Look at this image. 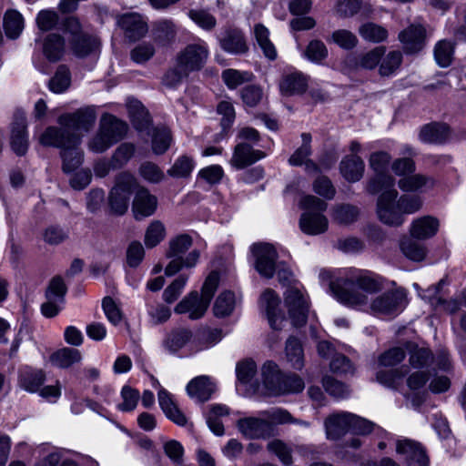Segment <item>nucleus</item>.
I'll return each instance as SVG.
<instances>
[{
    "label": "nucleus",
    "instance_id": "1",
    "mask_svg": "<svg viewBox=\"0 0 466 466\" xmlns=\"http://www.w3.org/2000/svg\"><path fill=\"white\" fill-rule=\"evenodd\" d=\"M383 287V279L369 270H354L350 276L329 284L336 299L353 309L366 307L370 302L369 296L380 292Z\"/></svg>",
    "mask_w": 466,
    "mask_h": 466
},
{
    "label": "nucleus",
    "instance_id": "2",
    "mask_svg": "<svg viewBox=\"0 0 466 466\" xmlns=\"http://www.w3.org/2000/svg\"><path fill=\"white\" fill-rule=\"evenodd\" d=\"M39 142L45 147L60 148L65 172H72L82 164L83 152L78 136L63 133L57 127H48L40 136Z\"/></svg>",
    "mask_w": 466,
    "mask_h": 466
},
{
    "label": "nucleus",
    "instance_id": "3",
    "mask_svg": "<svg viewBox=\"0 0 466 466\" xmlns=\"http://www.w3.org/2000/svg\"><path fill=\"white\" fill-rule=\"evenodd\" d=\"M299 206L305 210L299 218V228L303 233L316 236L328 230L329 220L322 214L328 208V204L324 200L312 195H307L300 199Z\"/></svg>",
    "mask_w": 466,
    "mask_h": 466
},
{
    "label": "nucleus",
    "instance_id": "4",
    "mask_svg": "<svg viewBox=\"0 0 466 466\" xmlns=\"http://www.w3.org/2000/svg\"><path fill=\"white\" fill-rule=\"evenodd\" d=\"M97 114L94 106L80 107L72 113H65L58 116V129L68 135H76L80 141L85 133H88L95 126Z\"/></svg>",
    "mask_w": 466,
    "mask_h": 466
},
{
    "label": "nucleus",
    "instance_id": "5",
    "mask_svg": "<svg viewBox=\"0 0 466 466\" xmlns=\"http://www.w3.org/2000/svg\"><path fill=\"white\" fill-rule=\"evenodd\" d=\"M137 187V179L128 171L116 176L115 186L109 193V206L116 215H123L128 208L132 192Z\"/></svg>",
    "mask_w": 466,
    "mask_h": 466
},
{
    "label": "nucleus",
    "instance_id": "6",
    "mask_svg": "<svg viewBox=\"0 0 466 466\" xmlns=\"http://www.w3.org/2000/svg\"><path fill=\"white\" fill-rule=\"evenodd\" d=\"M209 51L205 42L187 45L176 57L177 64L188 73L201 70L208 58Z\"/></svg>",
    "mask_w": 466,
    "mask_h": 466
},
{
    "label": "nucleus",
    "instance_id": "7",
    "mask_svg": "<svg viewBox=\"0 0 466 466\" xmlns=\"http://www.w3.org/2000/svg\"><path fill=\"white\" fill-rule=\"evenodd\" d=\"M397 197L396 189H388L378 198L377 213L380 220L386 225L398 227L403 223L402 213L395 208Z\"/></svg>",
    "mask_w": 466,
    "mask_h": 466
},
{
    "label": "nucleus",
    "instance_id": "8",
    "mask_svg": "<svg viewBox=\"0 0 466 466\" xmlns=\"http://www.w3.org/2000/svg\"><path fill=\"white\" fill-rule=\"evenodd\" d=\"M251 251L256 258L255 268L260 276L271 279L276 271L278 253L272 245L267 243L254 244Z\"/></svg>",
    "mask_w": 466,
    "mask_h": 466
},
{
    "label": "nucleus",
    "instance_id": "9",
    "mask_svg": "<svg viewBox=\"0 0 466 466\" xmlns=\"http://www.w3.org/2000/svg\"><path fill=\"white\" fill-rule=\"evenodd\" d=\"M285 303L289 309L293 325L296 327L305 325L308 318L309 303L304 295L298 289H289L285 293Z\"/></svg>",
    "mask_w": 466,
    "mask_h": 466
},
{
    "label": "nucleus",
    "instance_id": "10",
    "mask_svg": "<svg viewBox=\"0 0 466 466\" xmlns=\"http://www.w3.org/2000/svg\"><path fill=\"white\" fill-rule=\"evenodd\" d=\"M239 431L248 439H267L274 435V427L267 419L248 417L238 420Z\"/></svg>",
    "mask_w": 466,
    "mask_h": 466
},
{
    "label": "nucleus",
    "instance_id": "11",
    "mask_svg": "<svg viewBox=\"0 0 466 466\" xmlns=\"http://www.w3.org/2000/svg\"><path fill=\"white\" fill-rule=\"evenodd\" d=\"M404 295L398 290L384 292L370 301V308L375 314L394 315L401 310Z\"/></svg>",
    "mask_w": 466,
    "mask_h": 466
},
{
    "label": "nucleus",
    "instance_id": "12",
    "mask_svg": "<svg viewBox=\"0 0 466 466\" xmlns=\"http://www.w3.org/2000/svg\"><path fill=\"white\" fill-rule=\"evenodd\" d=\"M117 25L125 32L126 36L136 41L147 33V25L143 17L137 13H128L117 16Z\"/></svg>",
    "mask_w": 466,
    "mask_h": 466
},
{
    "label": "nucleus",
    "instance_id": "13",
    "mask_svg": "<svg viewBox=\"0 0 466 466\" xmlns=\"http://www.w3.org/2000/svg\"><path fill=\"white\" fill-rule=\"evenodd\" d=\"M426 30L420 25H411L402 30L399 39L403 45V49L408 54L420 51L425 46Z\"/></svg>",
    "mask_w": 466,
    "mask_h": 466
},
{
    "label": "nucleus",
    "instance_id": "14",
    "mask_svg": "<svg viewBox=\"0 0 466 466\" xmlns=\"http://www.w3.org/2000/svg\"><path fill=\"white\" fill-rule=\"evenodd\" d=\"M396 451L405 456L408 466H428L429 460L425 451L416 441L408 439L398 441Z\"/></svg>",
    "mask_w": 466,
    "mask_h": 466
},
{
    "label": "nucleus",
    "instance_id": "15",
    "mask_svg": "<svg viewBox=\"0 0 466 466\" xmlns=\"http://www.w3.org/2000/svg\"><path fill=\"white\" fill-rule=\"evenodd\" d=\"M187 395L200 403L208 401L216 390V385L208 376L201 375L192 379L187 385Z\"/></svg>",
    "mask_w": 466,
    "mask_h": 466
},
{
    "label": "nucleus",
    "instance_id": "16",
    "mask_svg": "<svg viewBox=\"0 0 466 466\" xmlns=\"http://www.w3.org/2000/svg\"><path fill=\"white\" fill-rule=\"evenodd\" d=\"M11 147L18 156H24L27 151L26 119L23 112H18L15 116L12 126Z\"/></svg>",
    "mask_w": 466,
    "mask_h": 466
},
{
    "label": "nucleus",
    "instance_id": "17",
    "mask_svg": "<svg viewBox=\"0 0 466 466\" xmlns=\"http://www.w3.org/2000/svg\"><path fill=\"white\" fill-rule=\"evenodd\" d=\"M350 412H338L329 415L325 420L326 433L329 439L337 440L351 431Z\"/></svg>",
    "mask_w": 466,
    "mask_h": 466
},
{
    "label": "nucleus",
    "instance_id": "18",
    "mask_svg": "<svg viewBox=\"0 0 466 466\" xmlns=\"http://www.w3.org/2000/svg\"><path fill=\"white\" fill-rule=\"evenodd\" d=\"M208 306L209 305L198 296L197 291H192L176 306L175 312L178 314L188 313L190 319H198L204 316Z\"/></svg>",
    "mask_w": 466,
    "mask_h": 466
},
{
    "label": "nucleus",
    "instance_id": "19",
    "mask_svg": "<svg viewBox=\"0 0 466 466\" xmlns=\"http://www.w3.org/2000/svg\"><path fill=\"white\" fill-rule=\"evenodd\" d=\"M221 48L233 55L245 54L248 50L243 33L237 28H228L219 38Z\"/></svg>",
    "mask_w": 466,
    "mask_h": 466
},
{
    "label": "nucleus",
    "instance_id": "20",
    "mask_svg": "<svg viewBox=\"0 0 466 466\" xmlns=\"http://www.w3.org/2000/svg\"><path fill=\"white\" fill-rule=\"evenodd\" d=\"M261 303L266 308L268 322L273 329H281L282 323L285 321L279 306V298L272 289H267L261 296Z\"/></svg>",
    "mask_w": 466,
    "mask_h": 466
},
{
    "label": "nucleus",
    "instance_id": "21",
    "mask_svg": "<svg viewBox=\"0 0 466 466\" xmlns=\"http://www.w3.org/2000/svg\"><path fill=\"white\" fill-rule=\"evenodd\" d=\"M264 156L262 151L253 149L248 144L240 143L236 146L230 162L236 168L242 169L263 158Z\"/></svg>",
    "mask_w": 466,
    "mask_h": 466
},
{
    "label": "nucleus",
    "instance_id": "22",
    "mask_svg": "<svg viewBox=\"0 0 466 466\" xmlns=\"http://www.w3.org/2000/svg\"><path fill=\"white\" fill-rule=\"evenodd\" d=\"M263 384L269 394L279 395L283 375L278 365L272 360L266 361L261 368Z\"/></svg>",
    "mask_w": 466,
    "mask_h": 466
},
{
    "label": "nucleus",
    "instance_id": "23",
    "mask_svg": "<svg viewBox=\"0 0 466 466\" xmlns=\"http://www.w3.org/2000/svg\"><path fill=\"white\" fill-rule=\"evenodd\" d=\"M177 26L170 19H160L156 21L152 26V36L154 42L160 46H167L175 41Z\"/></svg>",
    "mask_w": 466,
    "mask_h": 466
},
{
    "label": "nucleus",
    "instance_id": "24",
    "mask_svg": "<svg viewBox=\"0 0 466 466\" xmlns=\"http://www.w3.org/2000/svg\"><path fill=\"white\" fill-rule=\"evenodd\" d=\"M99 129L115 144L124 137L127 125L112 115L105 114L100 119Z\"/></svg>",
    "mask_w": 466,
    "mask_h": 466
},
{
    "label": "nucleus",
    "instance_id": "25",
    "mask_svg": "<svg viewBox=\"0 0 466 466\" xmlns=\"http://www.w3.org/2000/svg\"><path fill=\"white\" fill-rule=\"evenodd\" d=\"M157 206V198L149 193L145 187L137 189L134 201H133V211L137 218L151 216Z\"/></svg>",
    "mask_w": 466,
    "mask_h": 466
},
{
    "label": "nucleus",
    "instance_id": "26",
    "mask_svg": "<svg viewBox=\"0 0 466 466\" xmlns=\"http://www.w3.org/2000/svg\"><path fill=\"white\" fill-rule=\"evenodd\" d=\"M451 136L449 127L444 123H431L423 126L420 132V138L425 143L442 144Z\"/></svg>",
    "mask_w": 466,
    "mask_h": 466
},
{
    "label": "nucleus",
    "instance_id": "27",
    "mask_svg": "<svg viewBox=\"0 0 466 466\" xmlns=\"http://www.w3.org/2000/svg\"><path fill=\"white\" fill-rule=\"evenodd\" d=\"M405 348L410 354L409 363L411 368L427 370L433 363L434 357L429 349L420 348L412 342H407Z\"/></svg>",
    "mask_w": 466,
    "mask_h": 466
},
{
    "label": "nucleus",
    "instance_id": "28",
    "mask_svg": "<svg viewBox=\"0 0 466 466\" xmlns=\"http://www.w3.org/2000/svg\"><path fill=\"white\" fill-rule=\"evenodd\" d=\"M46 380V374L41 370L25 367L19 371V386L28 392H37Z\"/></svg>",
    "mask_w": 466,
    "mask_h": 466
},
{
    "label": "nucleus",
    "instance_id": "29",
    "mask_svg": "<svg viewBox=\"0 0 466 466\" xmlns=\"http://www.w3.org/2000/svg\"><path fill=\"white\" fill-rule=\"evenodd\" d=\"M438 229V219L431 216H425L412 222L410 235L417 239H426L433 237Z\"/></svg>",
    "mask_w": 466,
    "mask_h": 466
},
{
    "label": "nucleus",
    "instance_id": "30",
    "mask_svg": "<svg viewBox=\"0 0 466 466\" xmlns=\"http://www.w3.org/2000/svg\"><path fill=\"white\" fill-rule=\"evenodd\" d=\"M435 179L423 174H410L398 181L399 187L404 192L421 191L422 188H432Z\"/></svg>",
    "mask_w": 466,
    "mask_h": 466
},
{
    "label": "nucleus",
    "instance_id": "31",
    "mask_svg": "<svg viewBox=\"0 0 466 466\" xmlns=\"http://www.w3.org/2000/svg\"><path fill=\"white\" fill-rule=\"evenodd\" d=\"M308 88V79L301 73H292L283 76L279 89L284 96H293L304 93Z\"/></svg>",
    "mask_w": 466,
    "mask_h": 466
},
{
    "label": "nucleus",
    "instance_id": "32",
    "mask_svg": "<svg viewBox=\"0 0 466 466\" xmlns=\"http://www.w3.org/2000/svg\"><path fill=\"white\" fill-rule=\"evenodd\" d=\"M340 172L350 182H357L364 173L365 165L361 157L357 155L346 157L340 162Z\"/></svg>",
    "mask_w": 466,
    "mask_h": 466
},
{
    "label": "nucleus",
    "instance_id": "33",
    "mask_svg": "<svg viewBox=\"0 0 466 466\" xmlns=\"http://www.w3.org/2000/svg\"><path fill=\"white\" fill-rule=\"evenodd\" d=\"M385 52V46H377L358 58L349 57L348 62L355 68L373 69L378 66Z\"/></svg>",
    "mask_w": 466,
    "mask_h": 466
},
{
    "label": "nucleus",
    "instance_id": "34",
    "mask_svg": "<svg viewBox=\"0 0 466 466\" xmlns=\"http://www.w3.org/2000/svg\"><path fill=\"white\" fill-rule=\"evenodd\" d=\"M99 40L89 35H81L70 39L73 53L78 57H85L98 49Z\"/></svg>",
    "mask_w": 466,
    "mask_h": 466
},
{
    "label": "nucleus",
    "instance_id": "35",
    "mask_svg": "<svg viewBox=\"0 0 466 466\" xmlns=\"http://www.w3.org/2000/svg\"><path fill=\"white\" fill-rule=\"evenodd\" d=\"M127 110L134 127L137 130H145L150 125V116L145 106L137 100L127 102Z\"/></svg>",
    "mask_w": 466,
    "mask_h": 466
},
{
    "label": "nucleus",
    "instance_id": "36",
    "mask_svg": "<svg viewBox=\"0 0 466 466\" xmlns=\"http://www.w3.org/2000/svg\"><path fill=\"white\" fill-rule=\"evenodd\" d=\"M44 55L51 62L61 59L65 53V40L57 34H50L46 36L44 46Z\"/></svg>",
    "mask_w": 466,
    "mask_h": 466
},
{
    "label": "nucleus",
    "instance_id": "37",
    "mask_svg": "<svg viewBox=\"0 0 466 466\" xmlns=\"http://www.w3.org/2000/svg\"><path fill=\"white\" fill-rule=\"evenodd\" d=\"M81 360L82 355L80 351L72 348L61 349L53 353L50 357L51 362L61 369L69 368L73 364L80 362Z\"/></svg>",
    "mask_w": 466,
    "mask_h": 466
},
{
    "label": "nucleus",
    "instance_id": "38",
    "mask_svg": "<svg viewBox=\"0 0 466 466\" xmlns=\"http://www.w3.org/2000/svg\"><path fill=\"white\" fill-rule=\"evenodd\" d=\"M286 357L291 367L301 370L304 366V353L300 341L295 337H289L286 342Z\"/></svg>",
    "mask_w": 466,
    "mask_h": 466
},
{
    "label": "nucleus",
    "instance_id": "39",
    "mask_svg": "<svg viewBox=\"0 0 466 466\" xmlns=\"http://www.w3.org/2000/svg\"><path fill=\"white\" fill-rule=\"evenodd\" d=\"M254 35L258 45L261 48L264 56L269 60L277 57V50L275 46L269 39V31L261 24H258L254 27Z\"/></svg>",
    "mask_w": 466,
    "mask_h": 466
},
{
    "label": "nucleus",
    "instance_id": "40",
    "mask_svg": "<svg viewBox=\"0 0 466 466\" xmlns=\"http://www.w3.org/2000/svg\"><path fill=\"white\" fill-rule=\"evenodd\" d=\"M360 210L350 204H339L332 209V218L335 222L341 225H349L358 219Z\"/></svg>",
    "mask_w": 466,
    "mask_h": 466
},
{
    "label": "nucleus",
    "instance_id": "41",
    "mask_svg": "<svg viewBox=\"0 0 466 466\" xmlns=\"http://www.w3.org/2000/svg\"><path fill=\"white\" fill-rule=\"evenodd\" d=\"M192 333L187 329L172 330L164 341L165 348L170 352H177L182 349L191 339Z\"/></svg>",
    "mask_w": 466,
    "mask_h": 466
},
{
    "label": "nucleus",
    "instance_id": "42",
    "mask_svg": "<svg viewBox=\"0 0 466 466\" xmlns=\"http://www.w3.org/2000/svg\"><path fill=\"white\" fill-rule=\"evenodd\" d=\"M4 28L8 37H18L24 28L22 15L15 10L7 11L4 17Z\"/></svg>",
    "mask_w": 466,
    "mask_h": 466
},
{
    "label": "nucleus",
    "instance_id": "43",
    "mask_svg": "<svg viewBox=\"0 0 466 466\" xmlns=\"http://www.w3.org/2000/svg\"><path fill=\"white\" fill-rule=\"evenodd\" d=\"M360 35L366 41L372 43L383 42L388 37V31L383 26L369 22L359 28Z\"/></svg>",
    "mask_w": 466,
    "mask_h": 466
},
{
    "label": "nucleus",
    "instance_id": "44",
    "mask_svg": "<svg viewBox=\"0 0 466 466\" xmlns=\"http://www.w3.org/2000/svg\"><path fill=\"white\" fill-rule=\"evenodd\" d=\"M192 243L193 239L187 234H181L171 238L168 243V248L166 252L167 258H183V255L189 249Z\"/></svg>",
    "mask_w": 466,
    "mask_h": 466
},
{
    "label": "nucleus",
    "instance_id": "45",
    "mask_svg": "<svg viewBox=\"0 0 466 466\" xmlns=\"http://www.w3.org/2000/svg\"><path fill=\"white\" fill-rule=\"evenodd\" d=\"M166 237V228L159 220L152 221L145 233L144 242L147 248H152L158 245Z\"/></svg>",
    "mask_w": 466,
    "mask_h": 466
},
{
    "label": "nucleus",
    "instance_id": "46",
    "mask_svg": "<svg viewBox=\"0 0 466 466\" xmlns=\"http://www.w3.org/2000/svg\"><path fill=\"white\" fill-rule=\"evenodd\" d=\"M379 72L381 76H390L400 66L402 54L400 51H390L380 59Z\"/></svg>",
    "mask_w": 466,
    "mask_h": 466
},
{
    "label": "nucleus",
    "instance_id": "47",
    "mask_svg": "<svg viewBox=\"0 0 466 466\" xmlns=\"http://www.w3.org/2000/svg\"><path fill=\"white\" fill-rule=\"evenodd\" d=\"M234 308V293L231 291H224L217 298L213 310L217 317H226L232 313Z\"/></svg>",
    "mask_w": 466,
    "mask_h": 466
},
{
    "label": "nucleus",
    "instance_id": "48",
    "mask_svg": "<svg viewBox=\"0 0 466 466\" xmlns=\"http://www.w3.org/2000/svg\"><path fill=\"white\" fill-rule=\"evenodd\" d=\"M172 137L167 127H157L152 136V149L157 155L164 154L170 147Z\"/></svg>",
    "mask_w": 466,
    "mask_h": 466
},
{
    "label": "nucleus",
    "instance_id": "49",
    "mask_svg": "<svg viewBox=\"0 0 466 466\" xmlns=\"http://www.w3.org/2000/svg\"><path fill=\"white\" fill-rule=\"evenodd\" d=\"M253 78V74L248 71L227 69L222 73V79L230 89H235L246 82H250Z\"/></svg>",
    "mask_w": 466,
    "mask_h": 466
},
{
    "label": "nucleus",
    "instance_id": "50",
    "mask_svg": "<svg viewBox=\"0 0 466 466\" xmlns=\"http://www.w3.org/2000/svg\"><path fill=\"white\" fill-rule=\"evenodd\" d=\"M395 179L389 174L375 172V176L370 179L367 185V191L375 195L380 191L387 188L393 189Z\"/></svg>",
    "mask_w": 466,
    "mask_h": 466
},
{
    "label": "nucleus",
    "instance_id": "51",
    "mask_svg": "<svg viewBox=\"0 0 466 466\" xmlns=\"http://www.w3.org/2000/svg\"><path fill=\"white\" fill-rule=\"evenodd\" d=\"M453 45L447 40L439 41L434 48V57L441 67H447L451 64L453 56Z\"/></svg>",
    "mask_w": 466,
    "mask_h": 466
},
{
    "label": "nucleus",
    "instance_id": "52",
    "mask_svg": "<svg viewBox=\"0 0 466 466\" xmlns=\"http://www.w3.org/2000/svg\"><path fill=\"white\" fill-rule=\"evenodd\" d=\"M329 40L345 50L353 49L359 42L355 34L347 29L335 30L331 34Z\"/></svg>",
    "mask_w": 466,
    "mask_h": 466
},
{
    "label": "nucleus",
    "instance_id": "53",
    "mask_svg": "<svg viewBox=\"0 0 466 466\" xmlns=\"http://www.w3.org/2000/svg\"><path fill=\"white\" fill-rule=\"evenodd\" d=\"M400 249L406 258L413 261H421L426 257L424 246L410 238H406L401 241Z\"/></svg>",
    "mask_w": 466,
    "mask_h": 466
},
{
    "label": "nucleus",
    "instance_id": "54",
    "mask_svg": "<svg viewBox=\"0 0 466 466\" xmlns=\"http://www.w3.org/2000/svg\"><path fill=\"white\" fill-rule=\"evenodd\" d=\"M70 85V72L65 66H60L49 81V88L54 93H62Z\"/></svg>",
    "mask_w": 466,
    "mask_h": 466
},
{
    "label": "nucleus",
    "instance_id": "55",
    "mask_svg": "<svg viewBox=\"0 0 466 466\" xmlns=\"http://www.w3.org/2000/svg\"><path fill=\"white\" fill-rule=\"evenodd\" d=\"M135 146L131 143H122L114 151L111 159L115 168H121L132 158Z\"/></svg>",
    "mask_w": 466,
    "mask_h": 466
},
{
    "label": "nucleus",
    "instance_id": "56",
    "mask_svg": "<svg viewBox=\"0 0 466 466\" xmlns=\"http://www.w3.org/2000/svg\"><path fill=\"white\" fill-rule=\"evenodd\" d=\"M194 161L187 156L178 157L174 165L167 170V174L173 177H188L193 170Z\"/></svg>",
    "mask_w": 466,
    "mask_h": 466
},
{
    "label": "nucleus",
    "instance_id": "57",
    "mask_svg": "<svg viewBox=\"0 0 466 466\" xmlns=\"http://www.w3.org/2000/svg\"><path fill=\"white\" fill-rule=\"evenodd\" d=\"M263 415H267L268 421L273 424H285V423H297L304 427H309V423L307 421L294 419L291 414L281 409L274 410L272 411H265Z\"/></svg>",
    "mask_w": 466,
    "mask_h": 466
},
{
    "label": "nucleus",
    "instance_id": "58",
    "mask_svg": "<svg viewBox=\"0 0 466 466\" xmlns=\"http://www.w3.org/2000/svg\"><path fill=\"white\" fill-rule=\"evenodd\" d=\"M121 397L123 401L117 407L121 411L127 412L136 409L140 394L137 390L126 385L121 390Z\"/></svg>",
    "mask_w": 466,
    "mask_h": 466
},
{
    "label": "nucleus",
    "instance_id": "59",
    "mask_svg": "<svg viewBox=\"0 0 466 466\" xmlns=\"http://www.w3.org/2000/svg\"><path fill=\"white\" fill-rule=\"evenodd\" d=\"M305 56L311 62L320 63L328 56V49L322 41L314 39L309 43Z\"/></svg>",
    "mask_w": 466,
    "mask_h": 466
},
{
    "label": "nucleus",
    "instance_id": "60",
    "mask_svg": "<svg viewBox=\"0 0 466 466\" xmlns=\"http://www.w3.org/2000/svg\"><path fill=\"white\" fill-rule=\"evenodd\" d=\"M59 16L54 10H41L35 18L37 27L41 31H50L58 24Z\"/></svg>",
    "mask_w": 466,
    "mask_h": 466
},
{
    "label": "nucleus",
    "instance_id": "61",
    "mask_svg": "<svg viewBox=\"0 0 466 466\" xmlns=\"http://www.w3.org/2000/svg\"><path fill=\"white\" fill-rule=\"evenodd\" d=\"M322 384L325 390L337 399H343L350 395L348 387L332 377H324Z\"/></svg>",
    "mask_w": 466,
    "mask_h": 466
},
{
    "label": "nucleus",
    "instance_id": "62",
    "mask_svg": "<svg viewBox=\"0 0 466 466\" xmlns=\"http://www.w3.org/2000/svg\"><path fill=\"white\" fill-rule=\"evenodd\" d=\"M236 372L238 380L243 384H248L257 373V365L252 360H244L237 364Z\"/></svg>",
    "mask_w": 466,
    "mask_h": 466
},
{
    "label": "nucleus",
    "instance_id": "63",
    "mask_svg": "<svg viewBox=\"0 0 466 466\" xmlns=\"http://www.w3.org/2000/svg\"><path fill=\"white\" fill-rule=\"evenodd\" d=\"M102 308L106 319L111 324L116 326L121 322L123 313L112 298H104Z\"/></svg>",
    "mask_w": 466,
    "mask_h": 466
},
{
    "label": "nucleus",
    "instance_id": "64",
    "mask_svg": "<svg viewBox=\"0 0 466 466\" xmlns=\"http://www.w3.org/2000/svg\"><path fill=\"white\" fill-rule=\"evenodd\" d=\"M140 176L150 183H158L164 178L163 171L153 162H144L139 167Z\"/></svg>",
    "mask_w": 466,
    "mask_h": 466
}]
</instances>
